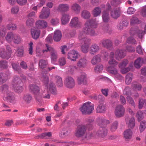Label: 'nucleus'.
<instances>
[{
  "instance_id": "obj_7",
  "label": "nucleus",
  "mask_w": 146,
  "mask_h": 146,
  "mask_svg": "<svg viewBox=\"0 0 146 146\" xmlns=\"http://www.w3.org/2000/svg\"><path fill=\"white\" fill-rule=\"evenodd\" d=\"M69 26L71 28H76L80 27L81 25L77 17L73 18L69 24Z\"/></svg>"
},
{
  "instance_id": "obj_64",
  "label": "nucleus",
  "mask_w": 146,
  "mask_h": 146,
  "mask_svg": "<svg viewBox=\"0 0 146 146\" xmlns=\"http://www.w3.org/2000/svg\"><path fill=\"white\" fill-rule=\"evenodd\" d=\"M102 65L100 64L98 65L95 68V70L96 72H100L103 70Z\"/></svg>"
},
{
  "instance_id": "obj_28",
  "label": "nucleus",
  "mask_w": 146,
  "mask_h": 146,
  "mask_svg": "<svg viewBox=\"0 0 146 146\" xmlns=\"http://www.w3.org/2000/svg\"><path fill=\"white\" fill-rule=\"evenodd\" d=\"M87 60L85 58L80 59L78 62L77 66L79 68H84L86 65Z\"/></svg>"
},
{
  "instance_id": "obj_21",
  "label": "nucleus",
  "mask_w": 146,
  "mask_h": 146,
  "mask_svg": "<svg viewBox=\"0 0 146 146\" xmlns=\"http://www.w3.org/2000/svg\"><path fill=\"white\" fill-rule=\"evenodd\" d=\"M120 9L119 8L115 9L111 13V17L114 19H117L120 15Z\"/></svg>"
},
{
  "instance_id": "obj_13",
  "label": "nucleus",
  "mask_w": 146,
  "mask_h": 146,
  "mask_svg": "<svg viewBox=\"0 0 146 146\" xmlns=\"http://www.w3.org/2000/svg\"><path fill=\"white\" fill-rule=\"evenodd\" d=\"M31 34L32 38L35 39L38 38L40 34V30L35 28H33L31 29Z\"/></svg>"
},
{
  "instance_id": "obj_59",
  "label": "nucleus",
  "mask_w": 146,
  "mask_h": 146,
  "mask_svg": "<svg viewBox=\"0 0 146 146\" xmlns=\"http://www.w3.org/2000/svg\"><path fill=\"white\" fill-rule=\"evenodd\" d=\"M8 88V86L5 84L1 87L0 90L3 93L5 94L7 92L9 91Z\"/></svg>"
},
{
  "instance_id": "obj_43",
  "label": "nucleus",
  "mask_w": 146,
  "mask_h": 146,
  "mask_svg": "<svg viewBox=\"0 0 146 146\" xmlns=\"http://www.w3.org/2000/svg\"><path fill=\"white\" fill-rule=\"evenodd\" d=\"M47 62L46 60L43 59L40 60L39 62L38 65L41 68L43 69L46 68L47 65Z\"/></svg>"
},
{
  "instance_id": "obj_18",
  "label": "nucleus",
  "mask_w": 146,
  "mask_h": 146,
  "mask_svg": "<svg viewBox=\"0 0 146 146\" xmlns=\"http://www.w3.org/2000/svg\"><path fill=\"white\" fill-rule=\"evenodd\" d=\"M49 90L52 94L55 95L57 94V91L56 86L52 82H51L49 85Z\"/></svg>"
},
{
  "instance_id": "obj_3",
  "label": "nucleus",
  "mask_w": 146,
  "mask_h": 146,
  "mask_svg": "<svg viewBox=\"0 0 146 146\" xmlns=\"http://www.w3.org/2000/svg\"><path fill=\"white\" fill-rule=\"evenodd\" d=\"M64 84L66 87L72 89L75 86V83L74 79L71 76H66L64 80Z\"/></svg>"
},
{
  "instance_id": "obj_48",
  "label": "nucleus",
  "mask_w": 146,
  "mask_h": 146,
  "mask_svg": "<svg viewBox=\"0 0 146 146\" xmlns=\"http://www.w3.org/2000/svg\"><path fill=\"white\" fill-rule=\"evenodd\" d=\"M3 100L5 101H7L8 102L12 104H15V98L14 96H11V97L8 98H3Z\"/></svg>"
},
{
  "instance_id": "obj_14",
  "label": "nucleus",
  "mask_w": 146,
  "mask_h": 146,
  "mask_svg": "<svg viewBox=\"0 0 146 146\" xmlns=\"http://www.w3.org/2000/svg\"><path fill=\"white\" fill-rule=\"evenodd\" d=\"M36 27L39 29H45L48 26L47 22L44 20H40L36 21Z\"/></svg>"
},
{
  "instance_id": "obj_38",
  "label": "nucleus",
  "mask_w": 146,
  "mask_h": 146,
  "mask_svg": "<svg viewBox=\"0 0 146 146\" xmlns=\"http://www.w3.org/2000/svg\"><path fill=\"white\" fill-rule=\"evenodd\" d=\"M11 65L14 70L16 71L18 73H20L21 72V69L19 64L16 63H13Z\"/></svg>"
},
{
  "instance_id": "obj_23",
  "label": "nucleus",
  "mask_w": 146,
  "mask_h": 146,
  "mask_svg": "<svg viewBox=\"0 0 146 146\" xmlns=\"http://www.w3.org/2000/svg\"><path fill=\"white\" fill-rule=\"evenodd\" d=\"M106 110V106L102 103H100L97 107L96 111L97 113H104Z\"/></svg>"
},
{
  "instance_id": "obj_1",
  "label": "nucleus",
  "mask_w": 146,
  "mask_h": 146,
  "mask_svg": "<svg viewBox=\"0 0 146 146\" xmlns=\"http://www.w3.org/2000/svg\"><path fill=\"white\" fill-rule=\"evenodd\" d=\"M87 124L86 126L84 125H78L76 130L75 135L77 137H82L85 135L87 129L89 130H92L93 128L94 120L92 119H88L86 120Z\"/></svg>"
},
{
  "instance_id": "obj_47",
  "label": "nucleus",
  "mask_w": 146,
  "mask_h": 146,
  "mask_svg": "<svg viewBox=\"0 0 146 146\" xmlns=\"http://www.w3.org/2000/svg\"><path fill=\"white\" fill-rule=\"evenodd\" d=\"M103 30L105 32L108 33L110 34L112 32V30L110 28L109 26L107 24L103 25Z\"/></svg>"
},
{
  "instance_id": "obj_12",
  "label": "nucleus",
  "mask_w": 146,
  "mask_h": 146,
  "mask_svg": "<svg viewBox=\"0 0 146 146\" xmlns=\"http://www.w3.org/2000/svg\"><path fill=\"white\" fill-rule=\"evenodd\" d=\"M0 57L2 58L8 60L11 57L10 54L7 53L5 49L0 48Z\"/></svg>"
},
{
  "instance_id": "obj_63",
  "label": "nucleus",
  "mask_w": 146,
  "mask_h": 146,
  "mask_svg": "<svg viewBox=\"0 0 146 146\" xmlns=\"http://www.w3.org/2000/svg\"><path fill=\"white\" fill-rule=\"evenodd\" d=\"M127 101L128 103L131 104L132 106H135V103L134 101L133 98L129 96H127L126 97Z\"/></svg>"
},
{
  "instance_id": "obj_52",
  "label": "nucleus",
  "mask_w": 146,
  "mask_h": 146,
  "mask_svg": "<svg viewBox=\"0 0 146 146\" xmlns=\"http://www.w3.org/2000/svg\"><path fill=\"white\" fill-rule=\"evenodd\" d=\"M34 23V19L32 18H29L26 21V24L29 27H33Z\"/></svg>"
},
{
  "instance_id": "obj_51",
  "label": "nucleus",
  "mask_w": 146,
  "mask_h": 146,
  "mask_svg": "<svg viewBox=\"0 0 146 146\" xmlns=\"http://www.w3.org/2000/svg\"><path fill=\"white\" fill-rule=\"evenodd\" d=\"M50 57L52 60L56 61L57 58V55L56 51L54 50L50 53Z\"/></svg>"
},
{
  "instance_id": "obj_32",
  "label": "nucleus",
  "mask_w": 146,
  "mask_h": 146,
  "mask_svg": "<svg viewBox=\"0 0 146 146\" xmlns=\"http://www.w3.org/2000/svg\"><path fill=\"white\" fill-rule=\"evenodd\" d=\"M131 88L134 90L140 91L142 88V86L140 84L137 82H134L131 84Z\"/></svg>"
},
{
  "instance_id": "obj_11",
  "label": "nucleus",
  "mask_w": 146,
  "mask_h": 146,
  "mask_svg": "<svg viewBox=\"0 0 146 146\" xmlns=\"http://www.w3.org/2000/svg\"><path fill=\"white\" fill-rule=\"evenodd\" d=\"M77 82L79 85L83 84L86 85L87 84V80L86 76L85 74H82L78 77L77 79Z\"/></svg>"
},
{
  "instance_id": "obj_50",
  "label": "nucleus",
  "mask_w": 146,
  "mask_h": 146,
  "mask_svg": "<svg viewBox=\"0 0 146 146\" xmlns=\"http://www.w3.org/2000/svg\"><path fill=\"white\" fill-rule=\"evenodd\" d=\"M45 45V49H43L42 50V52L43 53H44L45 52H47L49 51L50 53L54 50V49L53 48L49 46L48 44H46Z\"/></svg>"
},
{
  "instance_id": "obj_20",
  "label": "nucleus",
  "mask_w": 146,
  "mask_h": 146,
  "mask_svg": "<svg viewBox=\"0 0 146 146\" xmlns=\"http://www.w3.org/2000/svg\"><path fill=\"white\" fill-rule=\"evenodd\" d=\"M30 90L34 94H36L40 92V89L35 84H31L29 86Z\"/></svg>"
},
{
  "instance_id": "obj_19",
  "label": "nucleus",
  "mask_w": 146,
  "mask_h": 146,
  "mask_svg": "<svg viewBox=\"0 0 146 146\" xmlns=\"http://www.w3.org/2000/svg\"><path fill=\"white\" fill-rule=\"evenodd\" d=\"M62 36L61 32L59 30L56 31L54 32L53 39L55 41L58 42L60 40Z\"/></svg>"
},
{
  "instance_id": "obj_2",
  "label": "nucleus",
  "mask_w": 146,
  "mask_h": 146,
  "mask_svg": "<svg viewBox=\"0 0 146 146\" xmlns=\"http://www.w3.org/2000/svg\"><path fill=\"white\" fill-rule=\"evenodd\" d=\"M90 102H89L85 103L80 108V111L83 114H87L92 113V111L94 109V105L90 106Z\"/></svg>"
},
{
  "instance_id": "obj_24",
  "label": "nucleus",
  "mask_w": 146,
  "mask_h": 146,
  "mask_svg": "<svg viewBox=\"0 0 146 146\" xmlns=\"http://www.w3.org/2000/svg\"><path fill=\"white\" fill-rule=\"evenodd\" d=\"M99 50V47L96 44H92L90 49V53L91 54H94Z\"/></svg>"
},
{
  "instance_id": "obj_45",
  "label": "nucleus",
  "mask_w": 146,
  "mask_h": 146,
  "mask_svg": "<svg viewBox=\"0 0 146 146\" xmlns=\"http://www.w3.org/2000/svg\"><path fill=\"white\" fill-rule=\"evenodd\" d=\"M55 80L57 86L59 87H61L63 86L62 80L61 77L58 76L55 77Z\"/></svg>"
},
{
  "instance_id": "obj_40",
  "label": "nucleus",
  "mask_w": 146,
  "mask_h": 146,
  "mask_svg": "<svg viewBox=\"0 0 146 146\" xmlns=\"http://www.w3.org/2000/svg\"><path fill=\"white\" fill-rule=\"evenodd\" d=\"M101 9L99 7H96L93 10V14L94 17L99 15L101 13Z\"/></svg>"
},
{
  "instance_id": "obj_10",
  "label": "nucleus",
  "mask_w": 146,
  "mask_h": 146,
  "mask_svg": "<svg viewBox=\"0 0 146 146\" xmlns=\"http://www.w3.org/2000/svg\"><path fill=\"white\" fill-rule=\"evenodd\" d=\"M50 11L48 8L46 9L43 7L42 10L41 14L39 16V17L40 19H46L47 18L49 15Z\"/></svg>"
},
{
  "instance_id": "obj_54",
  "label": "nucleus",
  "mask_w": 146,
  "mask_h": 146,
  "mask_svg": "<svg viewBox=\"0 0 146 146\" xmlns=\"http://www.w3.org/2000/svg\"><path fill=\"white\" fill-rule=\"evenodd\" d=\"M14 35L11 32H9L7 33L6 37L5 38L7 41L8 42H11V41L12 38Z\"/></svg>"
},
{
  "instance_id": "obj_56",
  "label": "nucleus",
  "mask_w": 146,
  "mask_h": 146,
  "mask_svg": "<svg viewBox=\"0 0 146 146\" xmlns=\"http://www.w3.org/2000/svg\"><path fill=\"white\" fill-rule=\"evenodd\" d=\"M126 42L128 44H136L137 42L134 38L132 36H130L127 38L126 40Z\"/></svg>"
},
{
  "instance_id": "obj_62",
  "label": "nucleus",
  "mask_w": 146,
  "mask_h": 146,
  "mask_svg": "<svg viewBox=\"0 0 146 146\" xmlns=\"http://www.w3.org/2000/svg\"><path fill=\"white\" fill-rule=\"evenodd\" d=\"M121 2V0H112L111 2V4L112 6L114 7L117 6Z\"/></svg>"
},
{
  "instance_id": "obj_31",
  "label": "nucleus",
  "mask_w": 146,
  "mask_h": 146,
  "mask_svg": "<svg viewBox=\"0 0 146 146\" xmlns=\"http://www.w3.org/2000/svg\"><path fill=\"white\" fill-rule=\"evenodd\" d=\"M81 16L84 19H88L91 17V14L88 11L86 10H83L81 12Z\"/></svg>"
},
{
  "instance_id": "obj_61",
  "label": "nucleus",
  "mask_w": 146,
  "mask_h": 146,
  "mask_svg": "<svg viewBox=\"0 0 146 146\" xmlns=\"http://www.w3.org/2000/svg\"><path fill=\"white\" fill-rule=\"evenodd\" d=\"M123 93L124 95L127 96L130 95L131 92L130 88L129 86L126 87L123 90Z\"/></svg>"
},
{
  "instance_id": "obj_17",
  "label": "nucleus",
  "mask_w": 146,
  "mask_h": 146,
  "mask_svg": "<svg viewBox=\"0 0 146 146\" xmlns=\"http://www.w3.org/2000/svg\"><path fill=\"white\" fill-rule=\"evenodd\" d=\"M124 137L126 141L130 139L132 134V132L131 129H128L124 131L123 133Z\"/></svg>"
},
{
  "instance_id": "obj_25",
  "label": "nucleus",
  "mask_w": 146,
  "mask_h": 146,
  "mask_svg": "<svg viewBox=\"0 0 146 146\" xmlns=\"http://www.w3.org/2000/svg\"><path fill=\"white\" fill-rule=\"evenodd\" d=\"M70 19V17L68 14H64L62 15L61 21L62 24L65 25L68 23Z\"/></svg>"
},
{
  "instance_id": "obj_6",
  "label": "nucleus",
  "mask_w": 146,
  "mask_h": 146,
  "mask_svg": "<svg viewBox=\"0 0 146 146\" xmlns=\"http://www.w3.org/2000/svg\"><path fill=\"white\" fill-rule=\"evenodd\" d=\"M102 46L107 49L111 48L113 45L112 41L109 39L104 38L101 41Z\"/></svg>"
},
{
  "instance_id": "obj_27",
  "label": "nucleus",
  "mask_w": 146,
  "mask_h": 146,
  "mask_svg": "<svg viewBox=\"0 0 146 146\" xmlns=\"http://www.w3.org/2000/svg\"><path fill=\"white\" fill-rule=\"evenodd\" d=\"M127 126L129 129H132L135 127V121L134 117H131L128 122Z\"/></svg>"
},
{
  "instance_id": "obj_42",
  "label": "nucleus",
  "mask_w": 146,
  "mask_h": 146,
  "mask_svg": "<svg viewBox=\"0 0 146 146\" xmlns=\"http://www.w3.org/2000/svg\"><path fill=\"white\" fill-rule=\"evenodd\" d=\"M13 88L15 91L18 93L21 92L23 90L22 84L14 85Z\"/></svg>"
},
{
  "instance_id": "obj_46",
  "label": "nucleus",
  "mask_w": 146,
  "mask_h": 146,
  "mask_svg": "<svg viewBox=\"0 0 146 146\" xmlns=\"http://www.w3.org/2000/svg\"><path fill=\"white\" fill-rule=\"evenodd\" d=\"M146 128V121L143 120L141 121L139 125V129L141 133Z\"/></svg>"
},
{
  "instance_id": "obj_53",
  "label": "nucleus",
  "mask_w": 146,
  "mask_h": 146,
  "mask_svg": "<svg viewBox=\"0 0 146 146\" xmlns=\"http://www.w3.org/2000/svg\"><path fill=\"white\" fill-rule=\"evenodd\" d=\"M118 126V122L115 121L113 122L111 125V130L112 132L115 131L117 128Z\"/></svg>"
},
{
  "instance_id": "obj_26",
  "label": "nucleus",
  "mask_w": 146,
  "mask_h": 146,
  "mask_svg": "<svg viewBox=\"0 0 146 146\" xmlns=\"http://www.w3.org/2000/svg\"><path fill=\"white\" fill-rule=\"evenodd\" d=\"M69 7L67 4H62L60 5L58 7V9L61 12H64L68 11Z\"/></svg>"
},
{
  "instance_id": "obj_8",
  "label": "nucleus",
  "mask_w": 146,
  "mask_h": 146,
  "mask_svg": "<svg viewBox=\"0 0 146 146\" xmlns=\"http://www.w3.org/2000/svg\"><path fill=\"white\" fill-rule=\"evenodd\" d=\"M82 30L86 34L91 36H95L96 35L95 31L94 30L92 27L88 26L85 25V27Z\"/></svg>"
},
{
  "instance_id": "obj_57",
  "label": "nucleus",
  "mask_w": 146,
  "mask_h": 146,
  "mask_svg": "<svg viewBox=\"0 0 146 146\" xmlns=\"http://www.w3.org/2000/svg\"><path fill=\"white\" fill-rule=\"evenodd\" d=\"M35 98L37 102L39 103H41L42 102V96L41 95V93L40 92L36 94H35Z\"/></svg>"
},
{
  "instance_id": "obj_55",
  "label": "nucleus",
  "mask_w": 146,
  "mask_h": 146,
  "mask_svg": "<svg viewBox=\"0 0 146 146\" xmlns=\"http://www.w3.org/2000/svg\"><path fill=\"white\" fill-rule=\"evenodd\" d=\"M138 122L140 121L143 119V113L141 111H138L136 115Z\"/></svg>"
},
{
  "instance_id": "obj_22",
  "label": "nucleus",
  "mask_w": 146,
  "mask_h": 146,
  "mask_svg": "<svg viewBox=\"0 0 146 146\" xmlns=\"http://www.w3.org/2000/svg\"><path fill=\"white\" fill-rule=\"evenodd\" d=\"M102 17L103 21L105 23H107L110 20L109 12L107 11H104L102 13Z\"/></svg>"
},
{
  "instance_id": "obj_29",
  "label": "nucleus",
  "mask_w": 146,
  "mask_h": 146,
  "mask_svg": "<svg viewBox=\"0 0 146 146\" xmlns=\"http://www.w3.org/2000/svg\"><path fill=\"white\" fill-rule=\"evenodd\" d=\"M143 59L140 58H137L134 62V66L137 68H139L141 66Z\"/></svg>"
},
{
  "instance_id": "obj_33",
  "label": "nucleus",
  "mask_w": 146,
  "mask_h": 146,
  "mask_svg": "<svg viewBox=\"0 0 146 146\" xmlns=\"http://www.w3.org/2000/svg\"><path fill=\"white\" fill-rule=\"evenodd\" d=\"M133 78V74L131 73H129L127 74L125 76V82L126 84L129 85L131 83Z\"/></svg>"
},
{
  "instance_id": "obj_15",
  "label": "nucleus",
  "mask_w": 146,
  "mask_h": 146,
  "mask_svg": "<svg viewBox=\"0 0 146 146\" xmlns=\"http://www.w3.org/2000/svg\"><path fill=\"white\" fill-rule=\"evenodd\" d=\"M125 56V53L122 50H117L115 54V58L118 60H120Z\"/></svg>"
},
{
  "instance_id": "obj_44",
  "label": "nucleus",
  "mask_w": 146,
  "mask_h": 146,
  "mask_svg": "<svg viewBox=\"0 0 146 146\" xmlns=\"http://www.w3.org/2000/svg\"><path fill=\"white\" fill-rule=\"evenodd\" d=\"M17 52V55L18 57H22L24 53L23 48V46H21L18 47Z\"/></svg>"
},
{
  "instance_id": "obj_5",
  "label": "nucleus",
  "mask_w": 146,
  "mask_h": 146,
  "mask_svg": "<svg viewBox=\"0 0 146 146\" xmlns=\"http://www.w3.org/2000/svg\"><path fill=\"white\" fill-rule=\"evenodd\" d=\"M108 133L107 129L104 126L100 127L97 131L96 135L101 137H104L107 135Z\"/></svg>"
},
{
  "instance_id": "obj_16",
  "label": "nucleus",
  "mask_w": 146,
  "mask_h": 146,
  "mask_svg": "<svg viewBox=\"0 0 146 146\" xmlns=\"http://www.w3.org/2000/svg\"><path fill=\"white\" fill-rule=\"evenodd\" d=\"M85 25L87 26H89L90 27L96 28L97 26V23L96 19H90L88 20L85 23Z\"/></svg>"
},
{
  "instance_id": "obj_41",
  "label": "nucleus",
  "mask_w": 146,
  "mask_h": 146,
  "mask_svg": "<svg viewBox=\"0 0 146 146\" xmlns=\"http://www.w3.org/2000/svg\"><path fill=\"white\" fill-rule=\"evenodd\" d=\"M13 42L16 44H19L21 43V39L20 36L18 35L14 34L12 38Z\"/></svg>"
},
{
  "instance_id": "obj_36",
  "label": "nucleus",
  "mask_w": 146,
  "mask_h": 146,
  "mask_svg": "<svg viewBox=\"0 0 146 146\" xmlns=\"http://www.w3.org/2000/svg\"><path fill=\"white\" fill-rule=\"evenodd\" d=\"M101 60V59L100 55L98 54L93 57L92 60L91 62L93 64L95 65L96 64V63L100 62Z\"/></svg>"
},
{
  "instance_id": "obj_34",
  "label": "nucleus",
  "mask_w": 146,
  "mask_h": 146,
  "mask_svg": "<svg viewBox=\"0 0 146 146\" xmlns=\"http://www.w3.org/2000/svg\"><path fill=\"white\" fill-rule=\"evenodd\" d=\"M143 106L146 109V99L139 98V109H141Z\"/></svg>"
},
{
  "instance_id": "obj_49",
  "label": "nucleus",
  "mask_w": 146,
  "mask_h": 146,
  "mask_svg": "<svg viewBox=\"0 0 146 146\" xmlns=\"http://www.w3.org/2000/svg\"><path fill=\"white\" fill-rule=\"evenodd\" d=\"M8 67V62L6 60H0V68L7 69Z\"/></svg>"
},
{
  "instance_id": "obj_30",
  "label": "nucleus",
  "mask_w": 146,
  "mask_h": 146,
  "mask_svg": "<svg viewBox=\"0 0 146 146\" xmlns=\"http://www.w3.org/2000/svg\"><path fill=\"white\" fill-rule=\"evenodd\" d=\"M32 98L31 95L28 93L25 94L23 97V100L27 104H29L31 102Z\"/></svg>"
},
{
  "instance_id": "obj_60",
  "label": "nucleus",
  "mask_w": 146,
  "mask_h": 146,
  "mask_svg": "<svg viewBox=\"0 0 146 146\" xmlns=\"http://www.w3.org/2000/svg\"><path fill=\"white\" fill-rule=\"evenodd\" d=\"M41 79L46 86H47L49 82L48 77L47 75H44L42 76Z\"/></svg>"
},
{
  "instance_id": "obj_35",
  "label": "nucleus",
  "mask_w": 146,
  "mask_h": 146,
  "mask_svg": "<svg viewBox=\"0 0 146 146\" xmlns=\"http://www.w3.org/2000/svg\"><path fill=\"white\" fill-rule=\"evenodd\" d=\"M8 75L4 73H0V84L4 83L7 80Z\"/></svg>"
},
{
  "instance_id": "obj_4",
  "label": "nucleus",
  "mask_w": 146,
  "mask_h": 146,
  "mask_svg": "<svg viewBox=\"0 0 146 146\" xmlns=\"http://www.w3.org/2000/svg\"><path fill=\"white\" fill-rule=\"evenodd\" d=\"M125 111V109L123 106L119 105L116 107L115 110V114L117 117H123Z\"/></svg>"
},
{
  "instance_id": "obj_37",
  "label": "nucleus",
  "mask_w": 146,
  "mask_h": 146,
  "mask_svg": "<svg viewBox=\"0 0 146 146\" xmlns=\"http://www.w3.org/2000/svg\"><path fill=\"white\" fill-rule=\"evenodd\" d=\"M72 9L76 13H78L80 12L81 7L78 4H74L72 6Z\"/></svg>"
},
{
  "instance_id": "obj_39",
  "label": "nucleus",
  "mask_w": 146,
  "mask_h": 146,
  "mask_svg": "<svg viewBox=\"0 0 146 146\" xmlns=\"http://www.w3.org/2000/svg\"><path fill=\"white\" fill-rule=\"evenodd\" d=\"M13 85L22 84V81L21 79L18 76H15L13 81Z\"/></svg>"
},
{
  "instance_id": "obj_9",
  "label": "nucleus",
  "mask_w": 146,
  "mask_h": 146,
  "mask_svg": "<svg viewBox=\"0 0 146 146\" xmlns=\"http://www.w3.org/2000/svg\"><path fill=\"white\" fill-rule=\"evenodd\" d=\"M78 53L74 50H72L68 53L67 58L70 59L71 60L75 61L78 58Z\"/></svg>"
},
{
  "instance_id": "obj_58",
  "label": "nucleus",
  "mask_w": 146,
  "mask_h": 146,
  "mask_svg": "<svg viewBox=\"0 0 146 146\" xmlns=\"http://www.w3.org/2000/svg\"><path fill=\"white\" fill-rule=\"evenodd\" d=\"M86 34L82 30L79 32L78 36V39L80 40H83L86 38Z\"/></svg>"
}]
</instances>
